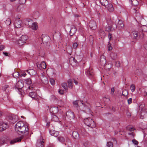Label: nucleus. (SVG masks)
Returning <instances> with one entry per match:
<instances>
[{
	"label": "nucleus",
	"instance_id": "nucleus-1",
	"mask_svg": "<svg viewBox=\"0 0 147 147\" xmlns=\"http://www.w3.org/2000/svg\"><path fill=\"white\" fill-rule=\"evenodd\" d=\"M15 130L19 134H28V128L22 121L18 122L15 125Z\"/></svg>",
	"mask_w": 147,
	"mask_h": 147
},
{
	"label": "nucleus",
	"instance_id": "nucleus-2",
	"mask_svg": "<svg viewBox=\"0 0 147 147\" xmlns=\"http://www.w3.org/2000/svg\"><path fill=\"white\" fill-rule=\"evenodd\" d=\"M124 26L123 21L121 20L117 19L116 20L115 24H113L111 26H108L106 28V29L108 31H110L115 30L117 28L119 30L123 29Z\"/></svg>",
	"mask_w": 147,
	"mask_h": 147
},
{
	"label": "nucleus",
	"instance_id": "nucleus-3",
	"mask_svg": "<svg viewBox=\"0 0 147 147\" xmlns=\"http://www.w3.org/2000/svg\"><path fill=\"white\" fill-rule=\"evenodd\" d=\"M84 122L85 124L91 128L95 127L96 124L94 121L90 118L85 119Z\"/></svg>",
	"mask_w": 147,
	"mask_h": 147
},
{
	"label": "nucleus",
	"instance_id": "nucleus-4",
	"mask_svg": "<svg viewBox=\"0 0 147 147\" xmlns=\"http://www.w3.org/2000/svg\"><path fill=\"white\" fill-rule=\"evenodd\" d=\"M28 38V36L26 35H22L17 41V43L20 46L23 45L26 43V40Z\"/></svg>",
	"mask_w": 147,
	"mask_h": 147
},
{
	"label": "nucleus",
	"instance_id": "nucleus-5",
	"mask_svg": "<svg viewBox=\"0 0 147 147\" xmlns=\"http://www.w3.org/2000/svg\"><path fill=\"white\" fill-rule=\"evenodd\" d=\"M144 105H140L139 106L140 109L141 110V115L140 118L141 119H143L147 116V109L145 108H142V107H143Z\"/></svg>",
	"mask_w": 147,
	"mask_h": 147
},
{
	"label": "nucleus",
	"instance_id": "nucleus-6",
	"mask_svg": "<svg viewBox=\"0 0 147 147\" xmlns=\"http://www.w3.org/2000/svg\"><path fill=\"white\" fill-rule=\"evenodd\" d=\"M8 118L9 122L13 124L15 123L18 119V116L13 114L9 116Z\"/></svg>",
	"mask_w": 147,
	"mask_h": 147
},
{
	"label": "nucleus",
	"instance_id": "nucleus-7",
	"mask_svg": "<svg viewBox=\"0 0 147 147\" xmlns=\"http://www.w3.org/2000/svg\"><path fill=\"white\" fill-rule=\"evenodd\" d=\"M24 86V84L22 81H19L16 83V87L18 89L19 94H20L22 91V88Z\"/></svg>",
	"mask_w": 147,
	"mask_h": 147
},
{
	"label": "nucleus",
	"instance_id": "nucleus-8",
	"mask_svg": "<svg viewBox=\"0 0 147 147\" xmlns=\"http://www.w3.org/2000/svg\"><path fill=\"white\" fill-rule=\"evenodd\" d=\"M14 26L16 28H20L23 26V24L22 21L19 19H17L15 20Z\"/></svg>",
	"mask_w": 147,
	"mask_h": 147
},
{
	"label": "nucleus",
	"instance_id": "nucleus-9",
	"mask_svg": "<svg viewBox=\"0 0 147 147\" xmlns=\"http://www.w3.org/2000/svg\"><path fill=\"white\" fill-rule=\"evenodd\" d=\"M66 115L67 118L70 120L73 119L75 117L74 112L71 111L70 110H69L67 112Z\"/></svg>",
	"mask_w": 147,
	"mask_h": 147
},
{
	"label": "nucleus",
	"instance_id": "nucleus-10",
	"mask_svg": "<svg viewBox=\"0 0 147 147\" xmlns=\"http://www.w3.org/2000/svg\"><path fill=\"white\" fill-rule=\"evenodd\" d=\"M41 38L43 43L47 44L48 43L49 38V36L42 35Z\"/></svg>",
	"mask_w": 147,
	"mask_h": 147
},
{
	"label": "nucleus",
	"instance_id": "nucleus-11",
	"mask_svg": "<svg viewBox=\"0 0 147 147\" xmlns=\"http://www.w3.org/2000/svg\"><path fill=\"white\" fill-rule=\"evenodd\" d=\"M8 126L7 123L3 122L0 123V131H2L5 130Z\"/></svg>",
	"mask_w": 147,
	"mask_h": 147
},
{
	"label": "nucleus",
	"instance_id": "nucleus-12",
	"mask_svg": "<svg viewBox=\"0 0 147 147\" xmlns=\"http://www.w3.org/2000/svg\"><path fill=\"white\" fill-rule=\"evenodd\" d=\"M89 26L90 28L92 30H95L97 28L96 23L95 21L91 20L89 23Z\"/></svg>",
	"mask_w": 147,
	"mask_h": 147
},
{
	"label": "nucleus",
	"instance_id": "nucleus-13",
	"mask_svg": "<svg viewBox=\"0 0 147 147\" xmlns=\"http://www.w3.org/2000/svg\"><path fill=\"white\" fill-rule=\"evenodd\" d=\"M44 143L43 139L42 138L39 139L36 142V147H43V144Z\"/></svg>",
	"mask_w": 147,
	"mask_h": 147
},
{
	"label": "nucleus",
	"instance_id": "nucleus-14",
	"mask_svg": "<svg viewBox=\"0 0 147 147\" xmlns=\"http://www.w3.org/2000/svg\"><path fill=\"white\" fill-rule=\"evenodd\" d=\"M23 22L25 24L27 25L28 27H31V25L32 23V21L31 19H24Z\"/></svg>",
	"mask_w": 147,
	"mask_h": 147
},
{
	"label": "nucleus",
	"instance_id": "nucleus-15",
	"mask_svg": "<svg viewBox=\"0 0 147 147\" xmlns=\"http://www.w3.org/2000/svg\"><path fill=\"white\" fill-rule=\"evenodd\" d=\"M23 136H22L16 138L11 140L10 143L11 144H14L17 142H19L21 141V140L22 139Z\"/></svg>",
	"mask_w": 147,
	"mask_h": 147
},
{
	"label": "nucleus",
	"instance_id": "nucleus-16",
	"mask_svg": "<svg viewBox=\"0 0 147 147\" xmlns=\"http://www.w3.org/2000/svg\"><path fill=\"white\" fill-rule=\"evenodd\" d=\"M136 19L138 22L141 23L142 21L144 20V19L143 18L142 16L139 13H137L136 14Z\"/></svg>",
	"mask_w": 147,
	"mask_h": 147
},
{
	"label": "nucleus",
	"instance_id": "nucleus-17",
	"mask_svg": "<svg viewBox=\"0 0 147 147\" xmlns=\"http://www.w3.org/2000/svg\"><path fill=\"white\" fill-rule=\"evenodd\" d=\"M69 61L70 64L72 66H74L76 65L77 61L73 57H71L69 58Z\"/></svg>",
	"mask_w": 147,
	"mask_h": 147
},
{
	"label": "nucleus",
	"instance_id": "nucleus-18",
	"mask_svg": "<svg viewBox=\"0 0 147 147\" xmlns=\"http://www.w3.org/2000/svg\"><path fill=\"white\" fill-rule=\"evenodd\" d=\"M110 12L113 11L114 10V8L113 5L111 3H108V5H107L106 7H105Z\"/></svg>",
	"mask_w": 147,
	"mask_h": 147
},
{
	"label": "nucleus",
	"instance_id": "nucleus-19",
	"mask_svg": "<svg viewBox=\"0 0 147 147\" xmlns=\"http://www.w3.org/2000/svg\"><path fill=\"white\" fill-rule=\"evenodd\" d=\"M100 62L101 65H104L106 63V60L105 57L104 55H102L100 57Z\"/></svg>",
	"mask_w": 147,
	"mask_h": 147
},
{
	"label": "nucleus",
	"instance_id": "nucleus-20",
	"mask_svg": "<svg viewBox=\"0 0 147 147\" xmlns=\"http://www.w3.org/2000/svg\"><path fill=\"white\" fill-rule=\"evenodd\" d=\"M77 29L74 26H72L70 31L69 34L70 36L73 35L76 32Z\"/></svg>",
	"mask_w": 147,
	"mask_h": 147
},
{
	"label": "nucleus",
	"instance_id": "nucleus-21",
	"mask_svg": "<svg viewBox=\"0 0 147 147\" xmlns=\"http://www.w3.org/2000/svg\"><path fill=\"white\" fill-rule=\"evenodd\" d=\"M72 136L74 139H78L79 138V134L78 132L76 131H73Z\"/></svg>",
	"mask_w": 147,
	"mask_h": 147
},
{
	"label": "nucleus",
	"instance_id": "nucleus-22",
	"mask_svg": "<svg viewBox=\"0 0 147 147\" xmlns=\"http://www.w3.org/2000/svg\"><path fill=\"white\" fill-rule=\"evenodd\" d=\"M73 104L74 105L76 106V107H78L79 106L80 104H81L82 105H83V101L82 100H75L73 101Z\"/></svg>",
	"mask_w": 147,
	"mask_h": 147
},
{
	"label": "nucleus",
	"instance_id": "nucleus-23",
	"mask_svg": "<svg viewBox=\"0 0 147 147\" xmlns=\"http://www.w3.org/2000/svg\"><path fill=\"white\" fill-rule=\"evenodd\" d=\"M27 71L31 76L35 75L37 73L36 71L33 69H30L28 70H27Z\"/></svg>",
	"mask_w": 147,
	"mask_h": 147
},
{
	"label": "nucleus",
	"instance_id": "nucleus-24",
	"mask_svg": "<svg viewBox=\"0 0 147 147\" xmlns=\"http://www.w3.org/2000/svg\"><path fill=\"white\" fill-rule=\"evenodd\" d=\"M51 120L53 121L57 122L59 121V119L58 117L54 115H51Z\"/></svg>",
	"mask_w": 147,
	"mask_h": 147
},
{
	"label": "nucleus",
	"instance_id": "nucleus-25",
	"mask_svg": "<svg viewBox=\"0 0 147 147\" xmlns=\"http://www.w3.org/2000/svg\"><path fill=\"white\" fill-rule=\"evenodd\" d=\"M9 88V86L7 85H5L2 87V90L5 91L6 93L8 92V90Z\"/></svg>",
	"mask_w": 147,
	"mask_h": 147
},
{
	"label": "nucleus",
	"instance_id": "nucleus-26",
	"mask_svg": "<svg viewBox=\"0 0 147 147\" xmlns=\"http://www.w3.org/2000/svg\"><path fill=\"white\" fill-rule=\"evenodd\" d=\"M100 2L102 5L106 7L108 5L109 2L107 0H100Z\"/></svg>",
	"mask_w": 147,
	"mask_h": 147
},
{
	"label": "nucleus",
	"instance_id": "nucleus-27",
	"mask_svg": "<svg viewBox=\"0 0 147 147\" xmlns=\"http://www.w3.org/2000/svg\"><path fill=\"white\" fill-rule=\"evenodd\" d=\"M131 35L133 38H136L138 35V32L135 31H133L131 34Z\"/></svg>",
	"mask_w": 147,
	"mask_h": 147
},
{
	"label": "nucleus",
	"instance_id": "nucleus-28",
	"mask_svg": "<svg viewBox=\"0 0 147 147\" xmlns=\"http://www.w3.org/2000/svg\"><path fill=\"white\" fill-rule=\"evenodd\" d=\"M31 26L32 29L34 30H36L38 27L37 23L35 22L32 23Z\"/></svg>",
	"mask_w": 147,
	"mask_h": 147
},
{
	"label": "nucleus",
	"instance_id": "nucleus-29",
	"mask_svg": "<svg viewBox=\"0 0 147 147\" xmlns=\"http://www.w3.org/2000/svg\"><path fill=\"white\" fill-rule=\"evenodd\" d=\"M40 66L43 69H45L46 67V65L44 61H42L41 63L40 64L37 65V67H40Z\"/></svg>",
	"mask_w": 147,
	"mask_h": 147
},
{
	"label": "nucleus",
	"instance_id": "nucleus-30",
	"mask_svg": "<svg viewBox=\"0 0 147 147\" xmlns=\"http://www.w3.org/2000/svg\"><path fill=\"white\" fill-rule=\"evenodd\" d=\"M42 82L45 84H47L48 82V80L47 78L45 76L43 77L41 79Z\"/></svg>",
	"mask_w": 147,
	"mask_h": 147
},
{
	"label": "nucleus",
	"instance_id": "nucleus-31",
	"mask_svg": "<svg viewBox=\"0 0 147 147\" xmlns=\"http://www.w3.org/2000/svg\"><path fill=\"white\" fill-rule=\"evenodd\" d=\"M68 84V87L71 88H73L72 83L73 82L71 80L69 79L67 81Z\"/></svg>",
	"mask_w": 147,
	"mask_h": 147
},
{
	"label": "nucleus",
	"instance_id": "nucleus-32",
	"mask_svg": "<svg viewBox=\"0 0 147 147\" xmlns=\"http://www.w3.org/2000/svg\"><path fill=\"white\" fill-rule=\"evenodd\" d=\"M61 86L65 90H68V88L67 83L64 82L63 83L61 84Z\"/></svg>",
	"mask_w": 147,
	"mask_h": 147
},
{
	"label": "nucleus",
	"instance_id": "nucleus-33",
	"mask_svg": "<svg viewBox=\"0 0 147 147\" xmlns=\"http://www.w3.org/2000/svg\"><path fill=\"white\" fill-rule=\"evenodd\" d=\"M86 73L87 75L90 76L91 77L93 75L92 71H90L89 70L86 71Z\"/></svg>",
	"mask_w": 147,
	"mask_h": 147
},
{
	"label": "nucleus",
	"instance_id": "nucleus-34",
	"mask_svg": "<svg viewBox=\"0 0 147 147\" xmlns=\"http://www.w3.org/2000/svg\"><path fill=\"white\" fill-rule=\"evenodd\" d=\"M110 56L113 59H115L117 58V54L115 53L112 52L110 54Z\"/></svg>",
	"mask_w": 147,
	"mask_h": 147
},
{
	"label": "nucleus",
	"instance_id": "nucleus-35",
	"mask_svg": "<svg viewBox=\"0 0 147 147\" xmlns=\"http://www.w3.org/2000/svg\"><path fill=\"white\" fill-rule=\"evenodd\" d=\"M72 48L71 47H68L67 48V52L69 54H71L72 52Z\"/></svg>",
	"mask_w": 147,
	"mask_h": 147
},
{
	"label": "nucleus",
	"instance_id": "nucleus-36",
	"mask_svg": "<svg viewBox=\"0 0 147 147\" xmlns=\"http://www.w3.org/2000/svg\"><path fill=\"white\" fill-rule=\"evenodd\" d=\"M29 96L32 98L35 97L36 96V94L35 92H31L29 93Z\"/></svg>",
	"mask_w": 147,
	"mask_h": 147
},
{
	"label": "nucleus",
	"instance_id": "nucleus-37",
	"mask_svg": "<svg viewBox=\"0 0 147 147\" xmlns=\"http://www.w3.org/2000/svg\"><path fill=\"white\" fill-rule=\"evenodd\" d=\"M25 83L28 84H30L32 83V81L30 78H28L25 80Z\"/></svg>",
	"mask_w": 147,
	"mask_h": 147
},
{
	"label": "nucleus",
	"instance_id": "nucleus-38",
	"mask_svg": "<svg viewBox=\"0 0 147 147\" xmlns=\"http://www.w3.org/2000/svg\"><path fill=\"white\" fill-rule=\"evenodd\" d=\"M58 140L61 142V143H63L65 142V139L63 137H59L58 138Z\"/></svg>",
	"mask_w": 147,
	"mask_h": 147
},
{
	"label": "nucleus",
	"instance_id": "nucleus-39",
	"mask_svg": "<svg viewBox=\"0 0 147 147\" xmlns=\"http://www.w3.org/2000/svg\"><path fill=\"white\" fill-rule=\"evenodd\" d=\"M112 66V65L111 63H109L105 65V67L108 69H109L111 68Z\"/></svg>",
	"mask_w": 147,
	"mask_h": 147
},
{
	"label": "nucleus",
	"instance_id": "nucleus-40",
	"mask_svg": "<svg viewBox=\"0 0 147 147\" xmlns=\"http://www.w3.org/2000/svg\"><path fill=\"white\" fill-rule=\"evenodd\" d=\"M141 30L142 31L144 32L147 31V26L146 25H143L141 27Z\"/></svg>",
	"mask_w": 147,
	"mask_h": 147
},
{
	"label": "nucleus",
	"instance_id": "nucleus-41",
	"mask_svg": "<svg viewBox=\"0 0 147 147\" xmlns=\"http://www.w3.org/2000/svg\"><path fill=\"white\" fill-rule=\"evenodd\" d=\"M84 111L86 113L88 114H90L91 112V111L89 108L86 107L85 108V109L84 110Z\"/></svg>",
	"mask_w": 147,
	"mask_h": 147
},
{
	"label": "nucleus",
	"instance_id": "nucleus-42",
	"mask_svg": "<svg viewBox=\"0 0 147 147\" xmlns=\"http://www.w3.org/2000/svg\"><path fill=\"white\" fill-rule=\"evenodd\" d=\"M127 129L129 131H130L131 132L133 133L134 132V130L135 129L133 127H128L127 128Z\"/></svg>",
	"mask_w": 147,
	"mask_h": 147
},
{
	"label": "nucleus",
	"instance_id": "nucleus-43",
	"mask_svg": "<svg viewBox=\"0 0 147 147\" xmlns=\"http://www.w3.org/2000/svg\"><path fill=\"white\" fill-rule=\"evenodd\" d=\"M130 88L132 92H134L135 89V85L134 84H131L130 86Z\"/></svg>",
	"mask_w": 147,
	"mask_h": 147
},
{
	"label": "nucleus",
	"instance_id": "nucleus-44",
	"mask_svg": "<svg viewBox=\"0 0 147 147\" xmlns=\"http://www.w3.org/2000/svg\"><path fill=\"white\" fill-rule=\"evenodd\" d=\"M11 20L10 18H8L5 21V23L7 25H9L11 24Z\"/></svg>",
	"mask_w": 147,
	"mask_h": 147
},
{
	"label": "nucleus",
	"instance_id": "nucleus-45",
	"mask_svg": "<svg viewBox=\"0 0 147 147\" xmlns=\"http://www.w3.org/2000/svg\"><path fill=\"white\" fill-rule=\"evenodd\" d=\"M49 80L50 83L52 85H54L55 84V81L54 79L50 78Z\"/></svg>",
	"mask_w": 147,
	"mask_h": 147
},
{
	"label": "nucleus",
	"instance_id": "nucleus-46",
	"mask_svg": "<svg viewBox=\"0 0 147 147\" xmlns=\"http://www.w3.org/2000/svg\"><path fill=\"white\" fill-rule=\"evenodd\" d=\"M128 94L127 91L126 90H123L122 92V95L124 96H126Z\"/></svg>",
	"mask_w": 147,
	"mask_h": 147
},
{
	"label": "nucleus",
	"instance_id": "nucleus-47",
	"mask_svg": "<svg viewBox=\"0 0 147 147\" xmlns=\"http://www.w3.org/2000/svg\"><path fill=\"white\" fill-rule=\"evenodd\" d=\"M107 146L108 147H113V144L111 142H109L107 143Z\"/></svg>",
	"mask_w": 147,
	"mask_h": 147
},
{
	"label": "nucleus",
	"instance_id": "nucleus-48",
	"mask_svg": "<svg viewBox=\"0 0 147 147\" xmlns=\"http://www.w3.org/2000/svg\"><path fill=\"white\" fill-rule=\"evenodd\" d=\"M83 145L85 147H88L89 146V142L87 141H85L83 143Z\"/></svg>",
	"mask_w": 147,
	"mask_h": 147
},
{
	"label": "nucleus",
	"instance_id": "nucleus-49",
	"mask_svg": "<svg viewBox=\"0 0 147 147\" xmlns=\"http://www.w3.org/2000/svg\"><path fill=\"white\" fill-rule=\"evenodd\" d=\"M133 143L136 145H138V142L135 139H133L132 140Z\"/></svg>",
	"mask_w": 147,
	"mask_h": 147
},
{
	"label": "nucleus",
	"instance_id": "nucleus-50",
	"mask_svg": "<svg viewBox=\"0 0 147 147\" xmlns=\"http://www.w3.org/2000/svg\"><path fill=\"white\" fill-rule=\"evenodd\" d=\"M115 92L114 88V87L112 88L111 89V94L113 95L114 94Z\"/></svg>",
	"mask_w": 147,
	"mask_h": 147
},
{
	"label": "nucleus",
	"instance_id": "nucleus-51",
	"mask_svg": "<svg viewBox=\"0 0 147 147\" xmlns=\"http://www.w3.org/2000/svg\"><path fill=\"white\" fill-rule=\"evenodd\" d=\"M78 46V44L76 42L74 43L73 44V47L74 49H76Z\"/></svg>",
	"mask_w": 147,
	"mask_h": 147
},
{
	"label": "nucleus",
	"instance_id": "nucleus-52",
	"mask_svg": "<svg viewBox=\"0 0 147 147\" xmlns=\"http://www.w3.org/2000/svg\"><path fill=\"white\" fill-rule=\"evenodd\" d=\"M55 131L54 130H49V132L50 134L53 136L55 133Z\"/></svg>",
	"mask_w": 147,
	"mask_h": 147
},
{
	"label": "nucleus",
	"instance_id": "nucleus-53",
	"mask_svg": "<svg viewBox=\"0 0 147 147\" xmlns=\"http://www.w3.org/2000/svg\"><path fill=\"white\" fill-rule=\"evenodd\" d=\"M115 66L118 67H119L120 66V62L119 61L116 62Z\"/></svg>",
	"mask_w": 147,
	"mask_h": 147
},
{
	"label": "nucleus",
	"instance_id": "nucleus-54",
	"mask_svg": "<svg viewBox=\"0 0 147 147\" xmlns=\"http://www.w3.org/2000/svg\"><path fill=\"white\" fill-rule=\"evenodd\" d=\"M132 99L131 98H129L127 100L128 103L129 104H130L132 103Z\"/></svg>",
	"mask_w": 147,
	"mask_h": 147
},
{
	"label": "nucleus",
	"instance_id": "nucleus-55",
	"mask_svg": "<svg viewBox=\"0 0 147 147\" xmlns=\"http://www.w3.org/2000/svg\"><path fill=\"white\" fill-rule=\"evenodd\" d=\"M58 92L59 94H63V91L62 90L59 89L58 90Z\"/></svg>",
	"mask_w": 147,
	"mask_h": 147
},
{
	"label": "nucleus",
	"instance_id": "nucleus-56",
	"mask_svg": "<svg viewBox=\"0 0 147 147\" xmlns=\"http://www.w3.org/2000/svg\"><path fill=\"white\" fill-rule=\"evenodd\" d=\"M59 132L58 131H56L55 133V134L53 136L56 137L59 135Z\"/></svg>",
	"mask_w": 147,
	"mask_h": 147
},
{
	"label": "nucleus",
	"instance_id": "nucleus-57",
	"mask_svg": "<svg viewBox=\"0 0 147 147\" xmlns=\"http://www.w3.org/2000/svg\"><path fill=\"white\" fill-rule=\"evenodd\" d=\"M14 75H15L16 77H18L19 76V73L17 72H15L13 74V76H14Z\"/></svg>",
	"mask_w": 147,
	"mask_h": 147
},
{
	"label": "nucleus",
	"instance_id": "nucleus-58",
	"mask_svg": "<svg viewBox=\"0 0 147 147\" xmlns=\"http://www.w3.org/2000/svg\"><path fill=\"white\" fill-rule=\"evenodd\" d=\"M5 142V141L4 140H1L0 141V146H1Z\"/></svg>",
	"mask_w": 147,
	"mask_h": 147
},
{
	"label": "nucleus",
	"instance_id": "nucleus-59",
	"mask_svg": "<svg viewBox=\"0 0 147 147\" xmlns=\"http://www.w3.org/2000/svg\"><path fill=\"white\" fill-rule=\"evenodd\" d=\"M4 48V46L3 45H0V51L3 50Z\"/></svg>",
	"mask_w": 147,
	"mask_h": 147
},
{
	"label": "nucleus",
	"instance_id": "nucleus-60",
	"mask_svg": "<svg viewBox=\"0 0 147 147\" xmlns=\"http://www.w3.org/2000/svg\"><path fill=\"white\" fill-rule=\"evenodd\" d=\"M108 50H109V51H111L112 49V48L111 46L110 45H108Z\"/></svg>",
	"mask_w": 147,
	"mask_h": 147
},
{
	"label": "nucleus",
	"instance_id": "nucleus-61",
	"mask_svg": "<svg viewBox=\"0 0 147 147\" xmlns=\"http://www.w3.org/2000/svg\"><path fill=\"white\" fill-rule=\"evenodd\" d=\"M108 38H109V39L110 40H111V39L112 37L111 34H110L109 33L108 34Z\"/></svg>",
	"mask_w": 147,
	"mask_h": 147
},
{
	"label": "nucleus",
	"instance_id": "nucleus-62",
	"mask_svg": "<svg viewBox=\"0 0 147 147\" xmlns=\"http://www.w3.org/2000/svg\"><path fill=\"white\" fill-rule=\"evenodd\" d=\"M26 75V74L25 72H24L21 74L20 75L21 76H25Z\"/></svg>",
	"mask_w": 147,
	"mask_h": 147
},
{
	"label": "nucleus",
	"instance_id": "nucleus-63",
	"mask_svg": "<svg viewBox=\"0 0 147 147\" xmlns=\"http://www.w3.org/2000/svg\"><path fill=\"white\" fill-rule=\"evenodd\" d=\"M3 53L6 56H7L8 55V53L7 52H3Z\"/></svg>",
	"mask_w": 147,
	"mask_h": 147
},
{
	"label": "nucleus",
	"instance_id": "nucleus-64",
	"mask_svg": "<svg viewBox=\"0 0 147 147\" xmlns=\"http://www.w3.org/2000/svg\"><path fill=\"white\" fill-rule=\"evenodd\" d=\"M144 47L146 50H147V43L144 45Z\"/></svg>",
	"mask_w": 147,
	"mask_h": 147
}]
</instances>
